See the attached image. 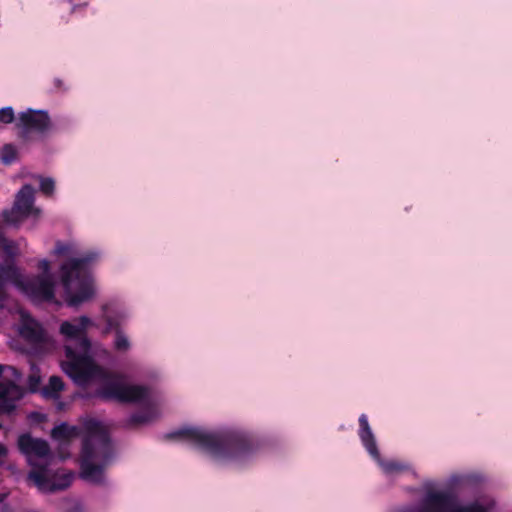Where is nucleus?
<instances>
[{"label": "nucleus", "mask_w": 512, "mask_h": 512, "mask_svg": "<svg viewBox=\"0 0 512 512\" xmlns=\"http://www.w3.org/2000/svg\"><path fill=\"white\" fill-rule=\"evenodd\" d=\"M29 383L30 387L34 390L40 383V378L37 376H30L29 377Z\"/></svg>", "instance_id": "nucleus-27"}, {"label": "nucleus", "mask_w": 512, "mask_h": 512, "mask_svg": "<svg viewBox=\"0 0 512 512\" xmlns=\"http://www.w3.org/2000/svg\"><path fill=\"white\" fill-rule=\"evenodd\" d=\"M166 440L187 441L194 447L218 460L244 462L259 449V442L252 435L239 430L208 432L202 428H183L165 434Z\"/></svg>", "instance_id": "nucleus-1"}, {"label": "nucleus", "mask_w": 512, "mask_h": 512, "mask_svg": "<svg viewBox=\"0 0 512 512\" xmlns=\"http://www.w3.org/2000/svg\"><path fill=\"white\" fill-rule=\"evenodd\" d=\"M6 497H7V494L0 493V504L6 499Z\"/></svg>", "instance_id": "nucleus-34"}, {"label": "nucleus", "mask_w": 512, "mask_h": 512, "mask_svg": "<svg viewBox=\"0 0 512 512\" xmlns=\"http://www.w3.org/2000/svg\"><path fill=\"white\" fill-rule=\"evenodd\" d=\"M23 512H37V511H34V510H25Z\"/></svg>", "instance_id": "nucleus-36"}, {"label": "nucleus", "mask_w": 512, "mask_h": 512, "mask_svg": "<svg viewBox=\"0 0 512 512\" xmlns=\"http://www.w3.org/2000/svg\"><path fill=\"white\" fill-rule=\"evenodd\" d=\"M51 436L55 440L68 442L77 436V428L69 426L66 423H61L52 429Z\"/></svg>", "instance_id": "nucleus-18"}, {"label": "nucleus", "mask_w": 512, "mask_h": 512, "mask_svg": "<svg viewBox=\"0 0 512 512\" xmlns=\"http://www.w3.org/2000/svg\"><path fill=\"white\" fill-rule=\"evenodd\" d=\"M87 434L82 442L81 477L96 485L104 483V470L113 458V445L109 432L98 421L86 423Z\"/></svg>", "instance_id": "nucleus-2"}, {"label": "nucleus", "mask_w": 512, "mask_h": 512, "mask_svg": "<svg viewBox=\"0 0 512 512\" xmlns=\"http://www.w3.org/2000/svg\"><path fill=\"white\" fill-rule=\"evenodd\" d=\"M17 444L20 452L28 457L32 466L28 480L32 481L40 491L53 493L65 490L71 485L72 473L52 474L47 463L39 464L32 460V457L44 459L51 455L47 441L33 438L29 433H24L18 437Z\"/></svg>", "instance_id": "nucleus-3"}, {"label": "nucleus", "mask_w": 512, "mask_h": 512, "mask_svg": "<svg viewBox=\"0 0 512 512\" xmlns=\"http://www.w3.org/2000/svg\"><path fill=\"white\" fill-rule=\"evenodd\" d=\"M0 366V415L11 414L16 409V402L23 396V391L14 381L2 378Z\"/></svg>", "instance_id": "nucleus-12"}, {"label": "nucleus", "mask_w": 512, "mask_h": 512, "mask_svg": "<svg viewBox=\"0 0 512 512\" xmlns=\"http://www.w3.org/2000/svg\"><path fill=\"white\" fill-rule=\"evenodd\" d=\"M54 87L57 91L63 90V82L59 78L54 79Z\"/></svg>", "instance_id": "nucleus-28"}, {"label": "nucleus", "mask_w": 512, "mask_h": 512, "mask_svg": "<svg viewBox=\"0 0 512 512\" xmlns=\"http://www.w3.org/2000/svg\"><path fill=\"white\" fill-rule=\"evenodd\" d=\"M15 120V114L12 107H4L0 109V122L10 124Z\"/></svg>", "instance_id": "nucleus-23"}, {"label": "nucleus", "mask_w": 512, "mask_h": 512, "mask_svg": "<svg viewBox=\"0 0 512 512\" xmlns=\"http://www.w3.org/2000/svg\"><path fill=\"white\" fill-rule=\"evenodd\" d=\"M12 284L33 299L51 301L55 296V284L52 277L32 276L24 277L21 273L19 281Z\"/></svg>", "instance_id": "nucleus-9"}, {"label": "nucleus", "mask_w": 512, "mask_h": 512, "mask_svg": "<svg viewBox=\"0 0 512 512\" xmlns=\"http://www.w3.org/2000/svg\"><path fill=\"white\" fill-rule=\"evenodd\" d=\"M114 348L117 351L125 352L130 348L128 337L124 334L121 328H117L115 333Z\"/></svg>", "instance_id": "nucleus-21"}, {"label": "nucleus", "mask_w": 512, "mask_h": 512, "mask_svg": "<svg viewBox=\"0 0 512 512\" xmlns=\"http://www.w3.org/2000/svg\"><path fill=\"white\" fill-rule=\"evenodd\" d=\"M64 351L67 360L62 362V369L75 384L84 386L96 378L106 380L108 374L91 356V348L75 349L65 344Z\"/></svg>", "instance_id": "nucleus-5"}, {"label": "nucleus", "mask_w": 512, "mask_h": 512, "mask_svg": "<svg viewBox=\"0 0 512 512\" xmlns=\"http://www.w3.org/2000/svg\"><path fill=\"white\" fill-rule=\"evenodd\" d=\"M38 268L42 271V274H40L39 276L52 277L50 273V262L48 260L43 259L39 261Z\"/></svg>", "instance_id": "nucleus-26"}, {"label": "nucleus", "mask_w": 512, "mask_h": 512, "mask_svg": "<svg viewBox=\"0 0 512 512\" xmlns=\"http://www.w3.org/2000/svg\"><path fill=\"white\" fill-rule=\"evenodd\" d=\"M9 239H7L5 237V233H4V229L3 227L0 225V245L3 244L4 242L8 241Z\"/></svg>", "instance_id": "nucleus-29"}, {"label": "nucleus", "mask_w": 512, "mask_h": 512, "mask_svg": "<svg viewBox=\"0 0 512 512\" xmlns=\"http://www.w3.org/2000/svg\"><path fill=\"white\" fill-rule=\"evenodd\" d=\"M17 159V149L11 144H5L0 150V161L5 165H10Z\"/></svg>", "instance_id": "nucleus-20"}, {"label": "nucleus", "mask_w": 512, "mask_h": 512, "mask_svg": "<svg viewBox=\"0 0 512 512\" xmlns=\"http://www.w3.org/2000/svg\"><path fill=\"white\" fill-rule=\"evenodd\" d=\"M7 455L6 447L0 443V458L5 457Z\"/></svg>", "instance_id": "nucleus-32"}, {"label": "nucleus", "mask_w": 512, "mask_h": 512, "mask_svg": "<svg viewBox=\"0 0 512 512\" xmlns=\"http://www.w3.org/2000/svg\"><path fill=\"white\" fill-rule=\"evenodd\" d=\"M39 179H40V191L45 196H48V197L53 195L54 190H55L54 180L50 177H42V176H39Z\"/></svg>", "instance_id": "nucleus-22"}, {"label": "nucleus", "mask_w": 512, "mask_h": 512, "mask_svg": "<svg viewBox=\"0 0 512 512\" xmlns=\"http://www.w3.org/2000/svg\"><path fill=\"white\" fill-rule=\"evenodd\" d=\"M64 389L63 380L59 376H51L48 384L42 389V394L46 398H57Z\"/></svg>", "instance_id": "nucleus-19"}, {"label": "nucleus", "mask_w": 512, "mask_h": 512, "mask_svg": "<svg viewBox=\"0 0 512 512\" xmlns=\"http://www.w3.org/2000/svg\"><path fill=\"white\" fill-rule=\"evenodd\" d=\"M67 512H82V511H81L80 507L75 506V507L69 509Z\"/></svg>", "instance_id": "nucleus-33"}, {"label": "nucleus", "mask_w": 512, "mask_h": 512, "mask_svg": "<svg viewBox=\"0 0 512 512\" xmlns=\"http://www.w3.org/2000/svg\"><path fill=\"white\" fill-rule=\"evenodd\" d=\"M120 376L108 374L106 381L95 391L102 400H117L122 403H143L150 397V388L144 385H127Z\"/></svg>", "instance_id": "nucleus-7"}, {"label": "nucleus", "mask_w": 512, "mask_h": 512, "mask_svg": "<svg viewBox=\"0 0 512 512\" xmlns=\"http://www.w3.org/2000/svg\"><path fill=\"white\" fill-rule=\"evenodd\" d=\"M92 321L87 316H80L73 322L64 321L60 325V333L65 337V344H71L75 349L91 348L87 337V328Z\"/></svg>", "instance_id": "nucleus-10"}, {"label": "nucleus", "mask_w": 512, "mask_h": 512, "mask_svg": "<svg viewBox=\"0 0 512 512\" xmlns=\"http://www.w3.org/2000/svg\"><path fill=\"white\" fill-rule=\"evenodd\" d=\"M359 437L368 453L375 460L380 461V453L376 444V440L368 423V418L365 414H361L359 417Z\"/></svg>", "instance_id": "nucleus-15"}, {"label": "nucleus", "mask_w": 512, "mask_h": 512, "mask_svg": "<svg viewBox=\"0 0 512 512\" xmlns=\"http://www.w3.org/2000/svg\"><path fill=\"white\" fill-rule=\"evenodd\" d=\"M157 417V409L154 406H147L143 410L133 413L127 421L128 426H138L148 423Z\"/></svg>", "instance_id": "nucleus-17"}, {"label": "nucleus", "mask_w": 512, "mask_h": 512, "mask_svg": "<svg viewBox=\"0 0 512 512\" xmlns=\"http://www.w3.org/2000/svg\"><path fill=\"white\" fill-rule=\"evenodd\" d=\"M113 306V303H106L102 306V318L106 323V326L103 330L104 334H108L112 331L116 333L117 328H121L120 319L122 314L114 310Z\"/></svg>", "instance_id": "nucleus-16"}, {"label": "nucleus", "mask_w": 512, "mask_h": 512, "mask_svg": "<svg viewBox=\"0 0 512 512\" xmlns=\"http://www.w3.org/2000/svg\"><path fill=\"white\" fill-rule=\"evenodd\" d=\"M35 189L30 184H25L16 195L13 210L21 217L30 215L38 216L40 209L34 207Z\"/></svg>", "instance_id": "nucleus-13"}, {"label": "nucleus", "mask_w": 512, "mask_h": 512, "mask_svg": "<svg viewBox=\"0 0 512 512\" xmlns=\"http://www.w3.org/2000/svg\"><path fill=\"white\" fill-rule=\"evenodd\" d=\"M19 333L24 340L35 346H41L47 342L45 330L32 318L23 319Z\"/></svg>", "instance_id": "nucleus-14"}, {"label": "nucleus", "mask_w": 512, "mask_h": 512, "mask_svg": "<svg viewBox=\"0 0 512 512\" xmlns=\"http://www.w3.org/2000/svg\"><path fill=\"white\" fill-rule=\"evenodd\" d=\"M383 470L387 474H392L394 472H398L402 469V466L400 463L395 461H387V462H380Z\"/></svg>", "instance_id": "nucleus-24"}, {"label": "nucleus", "mask_w": 512, "mask_h": 512, "mask_svg": "<svg viewBox=\"0 0 512 512\" xmlns=\"http://www.w3.org/2000/svg\"><path fill=\"white\" fill-rule=\"evenodd\" d=\"M489 508L478 501L460 505L451 491L429 490L417 507L402 512H488Z\"/></svg>", "instance_id": "nucleus-6"}, {"label": "nucleus", "mask_w": 512, "mask_h": 512, "mask_svg": "<svg viewBox=\"0 0 512 512\" xmlns=\"http://www.w3.org/2000/svg\"><path fill=\"white\" fill-rule=\"evenodd\" d=\"M0 512H14V510L9 505H2L0 507Z\"/></svg>", "instance_id": "nucleus-30"}, {"label": "nucleus", "mask_w": 512, "mask_h": 512, "mask_svg": "<svg viewBox=\"0 0 512 512\" xmlns=\"http://www.w3.org/2000/svg\"><path fill=\"white\" fill-rule=\"evenodd\" d=\"M69 252V246L58 241L55 244L53 253L57 256H64Z\"/></svg>", "instance_id": "nucleus-25"}, {"label": "nucleus", "mask_w": 512, "mask_h": 512, "mask_svg": "<svg viewBox=\"0 0 512 512\" xmlns=\"http://www.w3.org/2000/svg\"><path fill=\"white\" fill-rule=\"evenodd\" d=\"M16 127L21 130L22 137L31 132L44 134L51 127V119L46 111L28 109L19 114Z\"/></svg>", "instance_id": "nucleus-11"}, {"label": "nucleus", "mask_w": 512, "mask_h": 512, "mask_svg": "<svg viewBox=\"0 0 512 512\" xmlns=\"http://www.w3.org/2000/svg\"><path fill=\"white\" fill-rule=\"evenodd\" d=\"M63 6H67L68 10L72 13L75 11V9L77 8V6L75 5H71L70 2H63L62 3Z\"/></svg>", "instance_id": "nucleus-31"}, {"label": "nucleus", "mask_w": 512, "mask_h": 512, "mask_svg": "<svg viewBox=\"0 0 512 512\" xmlns=\"http://www.w3.org/2000/svg\"><path fill=\"white\" fill-rule=\"evenodd\" d=\"M7 216H8V212H5V219H6V221H10V219Z\"/></svg>", "instance_id": "nucleus-35"}, {"label": "nucleus", "mask_w": 512, "mask_h": 512, "mask_svg": "<svg viewBox=\"0 0 512 512\" xmlns=\"http://www.w3.org/2000/svg\"><path fill=\"white\" fill-rule=\"evenodd\" d=\"M97 256L95 252H88L80 258L69 259L61 265V283L69 306L77 307L92 298L94 290L91 281L85 278L80 279V275Z\"/></svg>", "instance_id": "nucleus-4"}, {"label": "nucleus", "mask_w": 512, "mask_h": 512, "mask_svg": "<svg viewBox=\"0 0 512 512\" xmlns=\"http://www.w3.org/2000/svg\"><path fill=\"white\" fill-rule=\"evenodd\" d=\"M20 255L18 244L13 240H8L0 245V309H2L7 300L6 283L19 281L21 270L16 265V259Z\"/></svg>", "instance_id": "nucleus-8"}]
</instances>
